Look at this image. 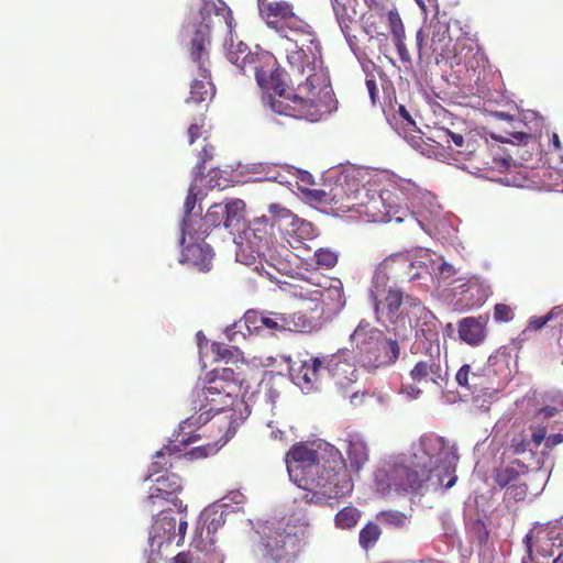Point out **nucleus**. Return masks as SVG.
<instances>
[{"mask_svg": "<svg viewBox=\"0 0 563 563\" xmlns=\"http://www.w3.org/2000/svg\"><path fill=\"white\" fill-rule=\"evenodd\" d=\"M240 390L241 385L232 368L214 369L212 377L198 395L199 413L179 423L174 442L186 446L203 437H211L216 429L221 433L220 438L214 442L196 446L184 455L176 444L165 445L155 453L150 475L172 468L174 455L177 459L189 460L207 457L233 438L241 422L250 413L243 401L234 400Z\"/></svg>", "mask_w": 563, "mask_h": 563, "instance_id": "obj_2", "label": "nucleus"}, {"mask_svg": "<svg viewBox=\"0 0 563 563\" xmlns=\"http://www.w3.org/2000/svg\"><path fill=\"white\" fill-rule=\"evenodd\" d=\"M347 443L346 455L350 467L355 473H358L368 461L367 445L356 437H350Z\"/></svg>", "mask_w": 563, "mask_h": 563, "instance_id": "obj_27", "label": "nucleus"}, {"mask_svg": "<svg viewBox=\"0 0 563 563\" xmlns=\"http://www.w3.org/2000/svg\"><path fill=\"white\" fill-rule=\"evenodd\" d=\"M410 378L412 383H404L401 391L412 399L418 398L422 394L417 384H427L429 382L442 384L440 347L438 345L435 347V355L431 353L416 363L410 371Z\"/></svg>", "mask_w": 563, "mask_h": 563, "instance_id": "obj_11", "label": "nucleus"}, {"mask_svg": "<svg viewBox=\"0 0 563 563\" xmlns=\"http://www.w3.org/2000/svg\"><path fill=\"white\" fill-rule=\"evenodd\" d=\"M307 269H330L335 266L338 255L331 249H316L312 255L302 258Z\"/></svg>", "mask_w": 563, "mask_h": 563, "instance_id": "obj_31", "label": "nucleus"}, {"mask_svg": "<svg viewBox=\"0 0 563 563\" xmlns=\"http://www.w3.org/2000/svg\"><path fill=\"white\" fill-rule=\"evenodd\" d=\"M416 41H417V46H418V51L420 52L422 46H423V42H424V36H423V32L422 30H419L416 34Z\"/></svg>", "mask_w": 563, "mask_h": 563, "instance_id": "obj_63", "label": "nucleus"}, {"mask_svg": "<svg viewBox=\"0 0 563 563\" xmlns=\"http://www.w3.org/2000/svg\"><path fill=\"white\" fill-rule=\"evenodd\" d=\"M387 16L389 31L393 34V37L399 35L404 36V34H406L405 26L397 9L389 10Z\"/></svg>", "mask_w": 563, "mask_h": 563, "instance_id": "obj_47", "label": "nucleus"}, {"mask_svg": "<svg viewBox=\"0 0 563 563\" xmlns=\"http://www.w3.org/2000/svg\"><path fill=\"white\" fill-rule=\"evenodd\" d=\"M432 271L434 272L435 275L439 276V278H442V279H446V278L453 276V274L455 272L453 265L448 264L444 261H442L439 264L434 263L432 266Z\"/></svg>", "mask_w": 563, "mask_h": 563, "instance_id": "obj_50", "label": "nucleus"}, {"mask_svg": "<svg viewBox=\"0 0 563 563\" xmlns=\"http://www.w3.org/2000/svg\"><path fill=\"white\" fill-rule=\"evenodd\" d=\"M563 410V398L561 395H559L554 400L552 405H545L543 406L538 412L536 413V419H549L556 416L560 411Z\"/></svg>", "mask_w": 563, "mask_h": 563, "instance_id": "obj_43", "label": "nucleus"}, {"mask_svg": "<svg viewBox=\"0 0 563 563\" xmlns=\"http://www.w3.org/2000/svg\"><path fill=\"white\" fill-rule=\"evenodd\" d=\"M264 253H266L267 256L266 260H263V265L265 266L266 264L283 274L290 273L292 269V260L300 257L299 255H294L289 249H264Z\"/></svg>", "mask_w": 563, "mask_h": 563, "instance_id": "obj_23", "label": "nucleus"}, {"mask_svg": "<svg viewBox=\"0 0 563 563\" xmlns=\"http://www.w3.org/2000/svg\"><path fill=\"white\" fill-rule=\"evenodd\" d=\"M291 232L295 240L299 243H303L305 241L312 240L317 236V230L312 223L305 221L292 219L291 220Z\"/></svg>", "mask_w": 563, "mask_h": 563, "instance_id": "obj_37", "label": "nucleus"}, {"mask_svg": "<svg viewBox=\"0 0 563 563\" xmlns=\"http://www.w3.org/2000/svg\"><path fill=\"white\" fill-rule=\"evenodd\" d=\"M268 211L272 214V217L276 220H280V219H291L292 220L295 218L292 212L289 209L282 206L280 203H271L268 206Z\"/></svg>", "mask_w": 563, "mask_h": 563, "instance_id": "obj_49", "label": "nucleus"}, {"mask_svg": "<svg viewBox=\"0 0 563 563\" xmlns=\"http://www.w3.org/2000/svg\"><path fill=\"white\" fill-rule=\"evenodd\" d=\"M258 251L260 249H238L235 260L245 266H253L256 272H261L264 269L263 260H266L267 254L264 251Z\"/></svg>", "mask_w": 563, "mask_h": 563, "instance_id": "obj_33", "label": "nucleus"}, {"mask_svg": "<svg viewBox=\"0 0 563 563\" xmlns=\"http://www.w3.org/2000/svg\"><path fill=\"white\" fill-rule=\"evenodd\" d=\"M384 19V14L383 13H378V12H371L368 13V15L365 18V30L368 34H373V33H376V34H379V24L382 23Z\"/></svg>", "mask_w": 563, "mask_h": 563, "instance_id": "obj_48", "label": "nucleus"}, {"mask_svg": "<svg viewBox=\"0 0 563 563\" xmlns=\"http://www.w3.org/2000/svg\"><path fill=\"white\" fill-rule=\"evenodd\" d=\"M212 249H181L179 262L198 271H209Z\"/></svg>", "mask_w": 563, "mask_h": 563, "instance_id": "obj_25", "label": "nucleus"}, {"mask_svg": "<svg viewBox=\"0 0 563 563\" xmlns=\"http://www.w3.org/2000/svg\"><path fill=\"white\" fill-rule=\"evenodd\" d=\"M531 441L536 446H539L543 441L545 442L547 437V427L542 424L531 426Z\"/></svg>", "mask_w": 563, "mask_h": 563, "instance_id": "obj_52", "label": "nucleus"}, {"mask_svg": "<svg viewBox=\"0 0 563 563\" xmlns=\"http://www.w3.org/2000/svg\"><path fill=\"white\" fill-rule=\"evenodd\" d=\"M244 211L245 202L242 199L232 198L223 202H214L196 224L187 219L184 220L181 245L185 244L186 236L189 239L186 246H200L207 238H210L213 243L228 242L229 234H233V229H240Z\"/></svg>", "mask_w": 563, "mask_h": 563, "instance_id": "obj_5", "label": "nucleus"}, {"mask_svg": "<svg viewBox=\"0 0 563 563\" xmlns=\"http://www.w3.org/2000/svg\"><path fill=\"white\" fill-rule=\"evenodd\" d=\"M312 328V321L302 312L292 314L283 313V331L308 332Z\"/></svg>", "mask_w": 563, "mask_h": 563, "instance_id": "obj_35", "label": "nucleus"}, {"mask_svg": "<svg viewBox=\"0 0 563 563\" xmlns=\"http://www.w3.org/2000/svg\"><path fill=\"white\" fill-rule=\"evenodd\" d=\"M322 369H324V357H310L297 368L292 366L290 376L301 389L311 390L319 382Z\"/></svg>", "mask_w": 563, "mask_h": 563, "instance_id": "obj_19", "label": "nucleus"}, {"mask_svg": "<svg viewBox=\"0 0 563 563\" xmlns=\"http://www.w3.org/2000/svg\"><path fill=\"white\" fill-rule=\"evenodd\" d=\"M388 487L400 495L423 494V481L420 477L419 468L399 465L391 470Z\"/></svg>", "mask_w": 563, "mask_h": 563, "instance_id": "obj_16", "label": "nucleus"}, {"mask_svg": "<svg viewBox=\"0 0 563 563\" xmlns=\"http://www.w3.org/2000/svg\"><path fill=\"white\" fill-rule=\"evenodd\" d=\"M401 305L402 292L399 289H388L384 300H375L377 320L384 324H396L402 317Z\"/></svg>", "mask_w": 563, "mask_h": 563, "instance_id": "obj_21", "label": "nucleus"}, {"mask_svg": "<svg viewBox=\"0 0 563 563\" xmlns=\"http://www.w3.org/2000/svg\"><path fill=\"white\" fill-rule=\"evenodd\" d=\"M492 294L489 284L478 276L460 278V312L481 308Z\"/></svg>", "mask_w": 563, "mask_h": 563, "instance_id": "obj_15", "label": "nucleus"}, {"mask_svg": "<svg viewBox=\"0 0 563 563\" xmlns=\"http://www.w3.org/2000/svg\"><path fill=\"white\" fill-rule=\"evenodd\" d=\"M201 154H202V163H201V165H199V169L205 168V166H203L205 162L207 159L211 158V156H212L207 146L203 147Z\"/></svg>", "mask_w": 563, "mask_h": 563, "instance_id": "obj_64", "label": "nucleus"}, {"mask_svg": "<svg viewBox=\"0 0 563 563\" xmlns=\"http://www.w3.org/2000/svg\"><path fill=\"white\" fill-rule=\"evenodd\" d=\"M563 307H554L550 310V312L543 317L533 316L529 319L526 331H538L541 330L549 321L559 319V316Z\"/></svg>", "mask_w": 563, "mask_h": 563, "instance_id": "obj_40", "label": "nucleus"}, {"mask_svg": "<svg viewBox=\"0 0 563 563\" xmlns=\"http://www.w3.org/2000/svg\"><path fill=\"white\" fill-rule=\"evenodd\" d=\"M470 369V366L468 365H463L462 367H460V372H459V375H460V386H467V372Z\"/></svg>", "mask_w": 563, "mask_h": 563, "instance_id": "obj_60", "label": "nucleus"}, {"mask_svg": "<svg viewBox=\"0 0 563 563\" xmlns=\"http://www.w3.org/2000/svg\"><path fill=\"white\" fill-rule=\"evenodd\" d=\"M460 48L461 51H464L466 49V53H465V58L467 57V55H472V58L466 60L465 62V65L468 68L473 69V71L476 70V67L479 66V63L483 62V54L479 52V47H478V44L473 41V40H470V44L468 45H465V44H461L460 43Z\"/></svg>", "mask_w": 563, "mask_h": 563, "instance_id": "obj_41", "label": "nucleus"}, {"mask_svg": "<svg viewBox=\"0 0 563 563\" xmlns=\"http://www.w3.org/2000/svg\"><path fill=\"white\" fill-rule=\"evenodd\" d=\"M177 519L173 509H164L157 514L148 532V543L152 552H159L164 545L172 544L177 540L179 544L184 538L188 527L186 512L179 514Z\"/></svg>", "mask_w": 563, "mask_h": 563, "instance_id": "obj_9", "label": "nucleus"}, {"mask_svg": "<svg viewBox=\"0 0 563 563\" xmlns=\"http://www.w3.org/2000/svg\"><path fill=\"white\" fill-rule=\"evenodd\" d=\"M486 141L487 137L478 130H471L464 135H460V147H462L460 156H462V159L472 162Z\"/></svg>", "mask_w": 563, "mask_h": 563, "instance_id": "obj_26", "label": "nucleus"}, {"mask_svg": "<svg viewBox=\"0 0 563 563\" xmlns=\"http://www.w3.org/2000/svg\"><path fill=\"white\" fill-rule=\"evenodd\" d=\"M562 442H563V433L550 434L545 439V446L548 449H552V448H554L555 445H558V444H560Z\"/></svg>", "mask_w": 563, "mask_h": 563, "instance_id": "obj_57", "label": "nucleus"}, {"mask_svg": "<svg viewBox=\"0 0 563 563\" xmlns=\"http://www.w3.org/2000/svg\"><path fill=\"white\" fill-rule=\"evenodd\" d=\"M286 463L291 481L307 490L305 499L308 503L329 504L353 490L345 461L333 446L321 453L308 444H296L287 453Z\"/></svg>", "mask_w": 563, "mask_h": 563, "instance_id": "obj_3", "label": "nucleus"}, {"mask_svg": "<svg viewBox=\"0 0 563 563\" xmlns=\"http://www.w3.org/2000/svg\"><path fill=\"white\" fill-rule=\"evenodd\" d=\"M235 328L241 329L242 328L241 322L240 323H235L233 327H228L227 330H225V333H227V335H228L230 341H233L235 334L238 333V331H234Z\"/></svg>", "mask_w": 563, "mask_h": 563, "instance_id": "obj_61", "label": "nucleus"}, {"mask_svg": "<svg viewBox=\"0 0 563 563\" xmlns=\"http://www.w3.org/2000/svg\"><path fill=\"white\" fill-rule=\"evenodd\" d=\"M435 133L438 141L434 142L441 148V152L435 153L437 157L441 161L452 158V155L448 150H452V142L457 145V134L446 128H439Z\"/></svg>", "mask_w": 563, "mask_h": 563, "instance_id": "obj_34", "label": "nucleus"}, {"mask_svg": "<svg viewBox=\"0 0 563 563\" xmlns=\"http://www.w3.org/2000/svg\"><path fill=\"white\" fill-rule=\"evenodd\" d=\"M324 369L336 380L344 385L356 379L354 366L347 362L343 354H333L324 357Z\"/></svg>", "mask_w": 563, "mask_h": 563, "instance_id": "obj_22", "label": "nucleus"}, {"mask_svg": "<svg viewBox=\"0 0 563 563\" xmlns=\"http://www.w3.org/2000/svg\"><path fill=\"white\" fill-rule=\"evenodd\" d=\"M260 14L267 26L277 33L302 35L301 46L286 54L292 71L287 89L286 73L279 67L276 57L267 51L250 52L245 44L239 45L238 52L228 53L229 60L240 70L253 74L257 85L265 91H273L269 97L274 112L309 122L321 121L338 108V101L331 88L330 76L323 66L321 46L312 27L294 11L288 1L257 0Z\"/></svg>", "mask_w": 563, "mask_h": 563, "instance_id": "obj_1", "label": "nucleus"}, {"mask_svg": "<svg viewBox=\"0 0 563 563\" xmlns=\"http://www.w3.org/2000/svg\"><path fill=\"white\" fill-rule=\"evenodd\" d=\"M405 194L399 188L383 189L379 194L368 196L366 201L358 205L357 212L365 216L371 222L400 223L407 218H412Z\"/></svg>", "mask_w": 563, "mask_h": 563, "instance_id": "obj_8", "label": "nucleus"}, {"mask_svg": "<svg viewBox=\"0 0 563 563\" xmlns=\"http://www.w3.org/2000/svg\"><path fill=\"white\" fill-rule=\"evenodd\" d=\"M510 163L511 157L505 155L504 148L496 143H489L487 140L479 153L470 162V165L460 163V169L503 173L509 168Z\"/></svg>", "mask_w": 563, "mask_h": 563, "instance_id": "obj_14", "label": "nucleus"}, {"mask_svg": "<svg viewBox=\"0 0 563 563\" xmlns=\"http://www.w3.org/2000/svg\"><path fill=\"white\" fill-rule=\"evenodd\" d=\"M169 563H194V561L189 553L180 552Z\"/></svg>", "mask_w": 563, "mask_h": 563, "instance_id": "obj_59", "label": "nucleus"}, {"mask_svg": "<svg viewBox=\"0 0 563 563\" xmlns=\"http://www.w3.org/2000/svg\"><path fill=\"white\" fill-rule=\"evenodd\" d=\"M406 34L404 36H395L394 42L398 52V55L402 62H410V54L405 44Z\"/></svg>", "mask_w": 563, "mask_h": 563, "instance_id": "obj_54", "label": "nucleus"}, {"mask_svg": "<svg viewBox=\"0 0 563 563\" xmlns=\"http://www.w3.org/2000/svg\"><path fill=\"white\" fill-rule=\"evenodd\" d=\"M294 528H268L262 534V545L265 554L275 562L290 563L300 552V538Z\"/></svg>", "mask_w": 563, "mask_h": 563, "instance_id": "obj_10", "label": "nucleus"}, {"mask_svg": "<svg viewBox=\"0 0 563 563\" xmlns=\"http://www.w3.org/2000/svg\"><path fill=\"white\" fill-rule=\"evenodd\" d=\"M487 313L460 319V340L471 346L481 345L487 336Z\"/></svg>", "mask_w": 563, "mask_h": 563, "instance_id": "obj_20", "label": "nucleus"}, {"mask_svg": "<svg viewBox=\"0 0 563 563\" xmlns=\"http://www.w3.org/2000/svg\"><path fill=\"white\" fill-rule=\"evenodd\" d=\"M360 518L361 511L353 506H347L335 515L334 521L340 529H352L357 525Z\"/></svg>", "mask_w": 563, "mask_h": 563, "instance_id": "obj_36", "label": "nucleus"}, {"mask_svg": "<svg viewBox=\"0 0 563 563\" xmlns=\"http://www.w3.org/2000/svg\"><path fill=\"white\" fill-rule=\"evenodd\" d=\"M243 325L250 334L260 333L264 329L283 331V313L247 310L243 317Z\"/></svg>", "mask_w": 563, "mask_h": 563, "instance_id": "obj_18", "label": "nucleus"}, {"mask_svg": "<svg viewBox=\"0 0 563 563\" xmlns=\"http://www.w3.org/2000/svg\"><path fill=\"white\" fill-rule=\"evenodd\" d=\"M385 521L394 527H404L406 523V516L399 511H387L383 514Z\"/></svg>", "mask_w": 563, "mask_h": 563, "instance_id": "obj_51", "label": "nucleus"}, {"mask_svg": "<svg viewBox=\"0 0 563 563\" xmlns=\"http://www.w3.org/2000/svg\"><path fill=\"white\" fill-rule=\"evenodd\" d=\"M533 532L529 531L523 538V544L526 547V555L528 560H533V544H532Z\"/></svg>", "mask_w": 563, "mask_h": 563, "instance_id": "obj_56", "label": "nucleus"}, {"mask_svg": "<svg viewBox=\"0 0 563 563\" xmlns=\"http://www.w3.org/2000/svg\"><path fill=\"white\" fill-rule=\"evenodd\" d=\"M196 201H197V187L195 185H190L188 188L187 197L184 202V209H185L186 214H189L194 210V208L196 206Z\"/></svg>", "mask_w": 563, "mask_h": 563, "instance_id": "obj_53", "label": "nucleus"}, {"mask_svg": "<svg viewBox=\"0 0 563 563\" xmlns=\"http://www.w3.org/2000/svg\"><path fill=\"white\" fill-rule=\"evenodd\" d=\"M457 382V373L454 375V379H450L448 369L442 374V384H437L442 389V396L448 404H455L457 401V391L455 389V383Z\"/></svg>", "mask_w": 563, "mask_h": 563, "instance_id": "obj_39", "label": "nucleus"}, {"mask_svg": "<svg viewBox=\"0 0 563 563\" xmlns=\"http://www.w3.org/2000/svg\"><path fill=\"white\" fill-rule=\"evenodd\" d=\"M379 536H380V529H379L378 525H376L374 522H368L360 531V536H358L360 545L363 549L368 550L377 542V540L379 539Z\"/></svg>", "mask_w": 563, "mask_h": 563, "instance_id": "obj_38", "label": "nucleus"}, {"mask_svg": "<svg viewBox=\"0 0 563 563\" xmlns=\"http://www.w3.org/2000/svg\"><path fill=\"white\" fill-rule=\"evenodd\" d=\"M471 507V500H467L465 504V529L467 536L472 539V541L477 542L478 544H484L488 540L489 532L487 527L483 520V517L477 515V517L473 520L468 515Z\"/></svg>", "mask_w": 563, "mask_h": 563, "instance_id": "obj_30", "label": "nucleus"}, {"mask_svg": "<svg viewBox=\"0 0 563 563\" xmlns=\"http://www.w3.org/2000/svg\"><path fill=\"white\" fill-rule=\"evenodd\" d=\"M515 317L514 308L506 303H496L494 306L493 318L497 323L510 322Z\"/></svg>", "mask_w": 563, "mask_h": 563, "instance_id": "obj_46", "label": "nucleus"}, {"mask_svg": "<svg viewBox=\"0 0 563 563\" xmlns=\"http://www.w3.org/2000/svg\"><path fill=\"white\" fill-rule=\"evenodd\" d=\"M181 490V478L174 473H166L157 477L150 488L147 504L155 506L157 503L164 500L170 503L178 514L187 512V505L177 497V494Z\"/></svg>", "mask_w": 563, "mask_h": 563, "instance_id": "obj_13", "label": "nucleus"}, {"mask_svg": "<svg viewBox=\"0 0 563 563\" xmlns=\"http://www.w3.org/2000/svg\"><path fill=\"white\" fill-rule=\"evenodd\" d=\"M366 88L368 90L372 102L375 103L376 98L378 97V88L376 81L374 79H367Z\"/></svg>", "mask_w": 563, "mask_h": 563, "instance_id": "obj_58", "label": "nucleus"}, {"mask_svg": "<svg viewBox=\"0 0 563 563\" xmlns=\"http://www.w3.org/2000/svg\"><path fill=\"white\" fill-rule=\"evenodd\" d=\"M399 115L404 119V121H406V124L407 126L409 128L410 130V133L407 134L406 132L404 133V137L413 146H418L419 145V141H421V136L417 135V134H413V133H418V131L416 130V122L412 120L410 113L408 112V110L404 107V106H400L399 107Z\"/></svg>", "mask_w": 563, "mask_h": 563, "instance_id": "obj_42", "label": "nucleus"}, {"mask_svg": "<svg viewBox=\"0 0 563 563\" xmlns=\"http://www.w3.org/2000/svg\"><path fill=\"white\" fill-rule=\"evenodd\" d=\"M435 29L431 38L433 52L443 58L455 57V44L452 43L448 27L445 25H438Z\"/></svg>", "mask_w": 563, "mask_h": 563, "instance_id": "obj_29", "label": "nucleus"}, {"mask_svg": "<svg viewBox=\"0 0 563 563\" xmlns=\"http://www.w3.org/2000/svg\"><path fill=\"white\" fill-rule=\"evenodd\" d=\"M340 27L349 30L357 16V0H331Z\"/></svg>", "mask_w": 563, "mask_h": 563, "instance_id": "obj_28", "label": "nucleus"}, {"mask_svg": "<svg viewBox=\"0 0 563 563\" xmlns=\"http://www.w3.org/2000/svg\"><path fill=\"white\" fill-rule=\"evenodd\" d=\"M350 342L358 361L368 368L389 365L399 357L397 341L385 339L383 331L366 320L360 321L350 335Z\"/></svg>", "mask_w": 563, "mask_h": 563, "instance_id": "obj_7", "label": "nucleus"}, {"mask_svg": "<svg viewBox=\"0 0 563 563\" xmlns=\"http://www.w3.org/2000/svg\"><path fill=\"white\" fill-rule=\"evenodd\" d=\"M199 137H203L205 140L208 137V129L203 115L192 122L188 128L189 144H192Z\"/></svg>", "mask_w": 563, "mask_h": 563, "instance_id": "obj_44", "label": "nucleus"}, {"mask_svg": "<svg viewBox=\"0 0 563 563\" xmlns=\"http://www.w3.org/2000/svg\"><path fill=\"white\" fill-rule=\"evenodd\" d=\"M211 350L217 355L218 360H225L232 356V352L222 343L213 342Z\"/></svg>", "mask_w": 563, "mask_h": 563, "instance_id": "obj_55", "label": "nucleus"}, {"mask_svg": "<svg viewBox=\"0 0 563 563\" xmlns=\"http://www.w3.org/2000/svg\"><path fill=\"white\" fill-rule=\"evenodd\" d=\"M200 521L208 534H214L225 523V512L217 506L206 508L200 515Z\"/></svg>", "mask_w": 563, "mask_h": 563, "instance_id": "obj_32", "label": "nucleus"}, {"mask_svg": "<svg viewBox=\"0 0 563 563\" xmlns=\"http://www.w3.org/2000/svg\"><path fill=\"white\" fill-rule=\"evenodd\" d=\"M493 115L497 119L508 121L511 126V130L506 131V134L508 136L492 134L493 140L499 141L501 143L517 142L519 144H527V142L532 137V134L530 132L518 130L523 124L520 120H515L514 117L506 114L504 112H494Z\"/></svg>", "mask_w": 563, "mask_h": 563, "instance_id": "obj_24", "label": "nucleus"}, {"mask_svg": "<svg viewBox=\"0 0 563 563\" xmlns=\"http://www.w3.org/2000/svg\"><path fill=\"white\" fill-rule=\"evenodd\" d=\"M200 15L202 21L196 26L189 45L190 59L197 65L200 79H194L188 103H202L214 96L209 56L211 29L218 26L225 33L233 29L232 11L222 0L203 1Z\"/></svg>", "mask_w": 563, "mask_h": 563, "instance_id": "obj_4", "label": "nucleus"}, {"mask_svg": "<svg viewBox=\"0 0 563 563\" xmlns=\"http://www.w3.org/2000/svg\"><path fill=\"white\" fill-rule=\"evenodd\" d=\"M420 450L422 455L415 454L419 460L415 466L419 468L423 481V492L451 488L457 479L455 475L457 456L454 451L438 435L422 437Z\"/></svg>", "mask_w": 563, "mask_h": 563, "instance_id": "obj_6", "label": "nucleus"}, {"mask_svg": "<svg viewBox=\"0 0 563 563\" xmlns=\"http://www.w3.org/2000/svg\"><path fill=\"white\" fill-rule=\"evenodd\" d=\"M273 228L274 223H269L265 216L254 219L249 224L243 219L240 229H233V234H229V240L235 246H268L274 243Z\"/></svg>", "mask_w": 563, "mask_h": 563, "instance_id": "obj_12", "label": "nucleus"}, {"mask_svg": "<svg viewBox=\"0 0 563 563\" xmlns=\"http://www.w3.org/2000/svg\"><path fill=\"white\" fill-rule=\"evenodd\" d=\"M311 196L321 205L323 211L327 213H345L354 207L352 197L346 194L342 185H335L329 190H313Z\"/></svg>", "mask_w": 563, "mask_h": 563, "instance_id": "obj_17", "label": "nucleus"}, {"mask_svg": "<svg viewBox=\"0 0 563 563\" xmlns=\"http://www.w3.org/2000/svg\"><path fill=\"white\" fill-rule=\"evenodd\" d=\"M258 170L264 173V179L269 181H277L279 184L284 183V175L280 172V168L276 164L269 163H261L258 164Z\"/></svg>", "mask_w": 563, "mask_h": 563, "instance_id": "obj_45", "label": "nucleus"}, {"mask_svg": "<svg viewBox=\"0 0 563 563\" xmlns=\"http://www.w3.org/2000/svg\"><path fill=\"white\" fill-rule=\"evenodd\" d=\"M551 142H552L553 148L556 152H560L562 150V144H561L560 137L556 133H552Z\"/></svg>", "mask_w": 563, "mask_h": 563, "instance_id": "obj_62", "label": "nucleus"}]
</instances>
